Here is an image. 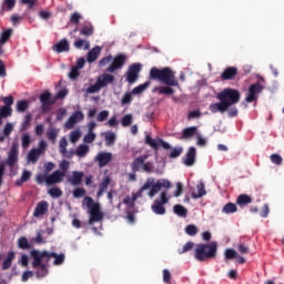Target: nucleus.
Instances as JSON below:
<instances>
[{
  "mask_svg": "<svg viewBox=\"0 0 284 284\" xmlns=\"http://www.w3.org/2000/svg\"><path fill=\"white\" fill-rule=\"evenodd\" d=\"M149 78L151 81L164 83L162 87L153 88V92H158L160 97H173L175 92L174 88H181V84H179V80L176 79V72H174L170 67H164L162 69L156 67L151 68Z\"/></svg>",
  "mask_w": 284,
  "mask_h": 284,
  "instance_id": "1",
  "label": "nucleus"
},
{
  "mask_svg": "<svg viewBox=\"0 0 284 284\" xmlns=\"http://www.w3.org/2000/svg\"><path fill=\"white\" fill-rule=\"evenodd\" d=\"M30 255L33 258L32 267L37 271V276L39 278H43V276H48V265L47 263H50L51 258H55L53 262V265H62V263L65 261L64 254H57V253H50L48 251H38L32 250L30 252Z\"/></svg>",
  "mask_w": 284,
  "mask_h": 284,
  "instance_id": "2",
  "label": "nucleus"
},
{
  "mask_svg": "<svg viewBox=\"0 0 284 284\" xmlns=\"http://www.w3.org/2000/svg\"><path fill=\"white\" fill-rule=\"evenodd\" d=\"M217 252L219 243L216 241L196 244L194 248V258L200 263H205V261H212V258H216Z\"/></svg>",
  "mask_w": 284,
  "mask_h": 284,
  "instance_id": "3",
  "label": "nucleus"
},
{
  "mask_svg": "<svg viewBox=\"0 0 284 284\" xmlns=\"http://www.w3.org/2000/svg\"><path fill=\"white\" fill-rule=\"evenodd\" d=\"M83 203L87 205L88 210H90V225H92V223H99V221H103V213L101 212V205H99V203H95L94 200L90 196H85Z\"/></svg>",
  "mask_w": 284,
  "mask_h": 284,
  "instance_id": "4",
  "label": "nucleus"
},
{
  "mask_svg": "<svg viewBox=\"0 0 284 284\" xmlns=\"http://www.w3.org/2000/svg\"><path fill=\"white\" fill-rule=\"evenodd\" d=\"M216 99L227 103L229 108H232V105H236L241 101V92L236 89L226 88L216 94Z\"/></svg>",
  "mask_w": 284,
  "mask_h": 284,
  "instance_id": "5",
  "label": "nucleus"
},
{
  "mask_svg": "<svg viewBox=\"0 0 284 284\" xmlns=\"http://www.w3.org/2000/svg\"><path fill=\"white\" fill-rule=\"evenodd\" d=\"M146 181H152L150 191L148 193V196H150V199H154V196H156V194L161 192V187H165L166 190H170V187H172V183H170V181L168 180L154 182V178H149L146 179Z\"/></svg>",
  "mask_w": 284,
  "mask_h": 284,
  "instance_id": "6",
  "label": "nucleus"
},
{
  "mask_svg": "<svg viewBox=\"0 0 284 284\" xmlns=\"http://www.w3.org/2000/svg\"><path fill=\"white\" fill-rule=\"evenodd\" d=\"M263 92V85L260 82L253 83L248 87V93L246 94V103H254L258 100V94Z\"/></svg>",
  "mask_w": 284,
  "mask_h": 284,
  "instance_id": "7",
  "label": "nucleus"
},
{
  "mask_svg": "<svg viewBox=\"0 0 284 284\" xmlns=\"http://www.w3.org/2000/svg\"><path fill=\"white\" fill-rule=\"evenodd\" d=\"M141 63H133L130 65L128 72H126V81L128 83H136L139 80V73L141 72Z\"/></svg>",
  "mask_w": 284,
  "mask_h": 284,
  "instance_id": "8",
  "label": "nucleus"
},
{
  "mask_svg": "<svg viewBox=\"0 0 284 284\" xmlns=\"http://www.w3.org/2000/svg\"><path fill=\"white\" fill-rule=\"evenodd\" d=\"M126 59L128 58L125 57V54L116 55L115 58L112 59L109 68H106V72L113 73V72H116V70H121V68L125 65Z\"/></svg>",
  "mask_w": 284,
  "mask_h": 284,
  "instance_id": "9",
  "label": "nucleus"
},
{
  "mask_svg": "<svg viewBox=\"0 0 284 284\" xmlns=\"http://www.w3.org/2000/svg\"><path fill=\"white\" fill-rule=\"evenodd\" d=\"M85 119V115L83 114V112L81 111H75L74 113H72V115L67 120L64 126L67 128V130H72V128H74V125H77V123H79V121H83Z\"/></svg>",
  "mask_w": 284,
  "mask_h": 284,
  "instance_id": "10",
  "label": "nucleus"
},
{
  "mask_svg": "<svg viewBox=\"0 0 284 284\" xmlns=\"http://www.w3.org/2000/svg\"><path fill=\"white\" fill-rule=\"evenodd\" d=\"M183 163L186 165V168H192L194 163H196V148L191 146L189 148L185 156L182 159Z\"/></svg>",
  "mask_w": 284,
  "mask_h": 284,
  "instance_id": "11",
  "label": "nucleus"
},
{
  "mask_svg": "<svg viewBox=\"0 0 284 284\" xmlns=\"http://www.w3.org/2000/svg\"><path fill=\"white\" fill-rule=\"evenodd\" d=\"M19 146L17 144H12L8 159H7V165H9V168H14V164L18 163L19 161Z\"/></svg>",
  "mask_w": 284,
  "mask_h": 284,
  "instance_id": "12",
  "label": "nucleus"
},
{
  "mask_svg": "<svg viewBox=\"0 0 284 284\" xmlns=\"http://www.w3.org/2000/svg\"><path fill=\"white\" fill-rule=\"evenodd\" d=\"M210 112L212 114H216V112H220L221 114H225L227 110H230L229 104L224 102L223 100H220V102L211 103L209 106Z\"/></svg>",
  "mask_w": 284,
  "mask_h": 284,
  "instance_id": "13",
  "label": "nucleus"
},
{
  "mask_svg": "<svg viewBox=\"0 0 284 284\" xmlns=\"http://www.w3.org/2000/svg\"><path fill=\"white\" fill-rule=\"evenodd\" d=\"M52 93L50 91H44L40 94V102L42 103V110L45 111L50 105H54L57 103V100L51 99Z\"/></svg>",
  "mask_w": 284,
  "mask_h": 284,
  "instance_id": "14",
  "label": "nucleus"
},
{
  "mask_svg": "<svg viewBox=\"0 0 284 284\" xmlns=\"http://www.w3.org/2000/svg\"><path fill=\"white\" fill-rule=\"evenodd\" d=\"M95 161L99 163V168H105V165L112 161V153L99 152L95 156Z\"/></svg>",
  "mask_w": 284,
  "mask_h": 284,
  "instance_id": "15",
  "label": "nucleus"
},
{
  "mask_svg": "<svg viewBox=\"0 0 284 284\" xmlns=\"http://www.w3.org/2000/svg\"><path fill=\"white\" fill-rule=\"evenodd\" d=\"M63 176H65V172H61L59 170L54 171L47 178V185H54L55 183H61L63 181Z\"/></svg>",
  "mask_w": 284,
  "mask_h": 284,
  "instance_id": "16",
  "label": "nucleus"
},
{
  "mask_svg": "<svg viewBox=\"0 0 284 284\" xmlns=\"http://www.w3.org/2000/svg\"><path fill=\"white\" fill-rule=\"evenodd\" d=\"M236 74H239V69L236 67H229L222 72L221 79L222 81H232Z\"/></svg>",
  "mask_w": 284,
  "mask_h": 284,
  "instance_id": "17",
  "label": "nucleus"
},
{
  "mask_svg": "<svg viewBox=\"0 0 284 284\" xmlns=\"http://www.w3.org/2000/svg\"><path fill=\"white\" fill-rule=\"evenodd\" d=\"M48 207L49 204L47 201L39 202L33 211V216L36 219H39V216H44V214H48Z\"/></svg>",
  "mask_w": 284,
  "mask_h": 284,
  "instance_id": "18",
  "label": "nucleus"
},
{
  "mask_svg": "<svg viewBox=\"0 0 284 284\" xmlns=\"http://www.w3.org/2000/svg\"><path fill=\"white\" fill-rule=\"evenodd\" d=\"M12 29H7L0 33V54H3L6 51L3 50V45L10 41L12 37Z\"/></svg>",
  "mask_w": 284,
  "mask_h": 284,
  "instance_id": "19",
  "label": "nucleus"
},
{
  "mask_svg": "<svg viewBox=\"0 0 284 284\" xmlns=\"http://www.w3.org/2000/svg\"><path fill=\"white\" fill-rule=\"evenodd\" d=\"M151 187L152 180H146L144 184L139 189V191L132 194L131 201H133V203H136V199H141L143 196V192H145V190H150Z\"/></svg>",
  "mask_w": 284,
  "mask_h": 284,
  "instance_id": "20",
  "label": "nucleus"
},
{
  "mask_svg": "<svg viewBox=\"0 0 284 284\" xmlns=\"http://www.w3.org/2000/svg\"><path fill=\"white\" fill-rule=\"evenodd\" d=\"M97 82L100 88H105L106 85H110V83H114V75L110 73H103L98 78Z\"/></svg>",
  "mask_w": 284,
  "mask_h": 284,
  "instance_id": "21",
  "label": "nucleus"
},
{
  "mask_svg": "<svg viewBox=\"0 0 284 284\" xmlns=\"http://www.w3.org/2000/svg\"><path fill=\"white\" fill-rule=\"evenodd\" d=\"M53 50L54 52H58V54H61V52H70V43L68 42V39H62L60 42L55 43Z\"/></svg>",
  "mask_w": 284,
  "mask_h": 284,
  "instance_id": "22",
  "label": "nucleus"
},
{
  "mask_svg": "<svg viewBox=\"0 0 284 284\" xmlns=\"http://www.w3.org/2000/svg\"><path fill=\"white\" fill-rule=\"evenodd\" d=\"M145 159H148V156L141 155L133 160V162L131 163V169L134 174L135 172H141V170H143V163L145 162Z\"/></svg>",
  "mask_w": 284,
  "mask_h": 284,
  "instance_id": "23",
  "label": "nucleus"
},
{
  "mask_svg": "<svg viewBox=\"0 0 284 284\" xmlns=\"http://www.w3.org/2000/svg\"><path fill=\"white\" fill-rule=\"evenodd\" d=\"M83 172L81 171H73L72 178H69L68 181L71 185H81L83 183Z\"/></svg>",
  "mask_w": 284,
  "mask_h": 284,
  "instance_id": "24",
  "label": "nucleus"
},
{
  "mask_svg": "<svg viewBox=\"0 0 284 284\" xmlns=\"http://www.w3.org/2000/svg\"><path fill=\"white\" fill-rule=\"evenodd\" d=\"M102 48L97 45L92 50H90L87 54V61L88 63H94L97 59H99V55L101 54Z\"/></svg>",
  "mask_w": 284,
  "mask_h": 284,
  "instance_id": "25",
  "label": "nucleus"
},
{
  "mask_svg": "<svg viewBox=\"0 0 284 284\" xmlns=\"http://www.w3.org/2000/svg\"><path fill=\"white\" fill-rule=\"evenodd\" d=\"M60 153L65 156V159H72V156H74L73 152H68V140L65 138H62L60 140Z\"/></svg>",
  "mask_w": 284,
  "mask_h": 284,
  "instance_id": "26",
  "label": "nucleus"
},
{
  "mask_svg": "<svg viewBox=\"0 0 284 284\" xmlns=\"http://www.w3.org/2000/svg\"><path fill=\"white\" fill-rule=\"evenodd\" d=\"M152 212H154V214H158L160 216H163V214H165V206L163 203H161L160 200H155L154 203L151 206Z\"/></svg>",
  "mask_w": 284,
  "mask_h": 284,
  "instance_id": "27",
  "label": "nucleus"
},
{
  "mask_svg": "<svg viewBox=\"0 0 284 284\" xmlns=\"http://www.w3.org/2000/svg\"><path fill=\"white\" fill-rule=\"evenodd\" d=\"M80 34L82 37H92V34H94V27L92 26V23H84L80 29Z\"/></svg>",
  "mask_w": 284,
  "mask_h": 284,
  "instance_id": "28",
  "label": "nucleus"
},
{
  "mask_svg": "<svg viewBox=\"0 0 284 284\" xmlns=\"http://www.w3.org/2000/svg\"><path fill=\"white\" fill-rule=\"evenodd\" d=\"M173 212L176 214V216H180L181 219H186L187 217V209L181 204H175L173 206Z\"/></svg>",
  "mask_w": 284,
  "mask_h": 284,
  "instance_id": "29",
  "label": "nucleus"
},
{
  "mask_svg": "<svg viewBox=\"0 0 284 284\" xmlns=\"http://www.w3.org/2000/svg\"><path fill=\"white\" fill-rule=\"evenodd\" d=\"M89 153L90 146H88V144H80L75 150V154L79 156V159H84V156H88Z\"/></svg>",
  "mask_w": 284,
  "mask_h": 284,
  "instance_id": "30",
  "label": "nucleus"
},
{
  "mask_svg": "<svg viewBox=\"0 0 284 284\" xmlns=\"http://www.w3.org/2000/svg\"><path fill=\"white\" fill-rule=\"evenodd\" d=\"M252 203V197L247 194H241L236 199V204L240 205V207H245V205H250Z\"/></svg>",
  "mask_w": 284,
  "mask_h": 284,
  "instance_id": "31",
  "label": "nucleus"
},
{
  "mask_svg": "<svg viewBox=\"0 0 284 284\" xmlns=\"http://www.w3.org/2000/svg\"><path fill=\"white\" fill-rule=\"evenodd\" d=\"M239 212L236 204L229 202L222 207V214H234Z\"/></svg>",
  "mask_w": 284,
  "mask_h": 284,
  "instance_id": "32",
  "label": "nucleus"
},
{
  "mask_svg": "<svg viewBox=\"0 0 284 284\" xmlns=\"http://www.w3.org/2000/svg\"><path fill=\"white\" fill-rule=\"evenodd\" d=\"M196 192L192 193V199H203V196H205V194H207V191H205V184L200 183L196 185Z\"/></svg>",
  "mask_w": 284,
  "mask_h": 284,
  "instance_id": "33",
  "label": "nucleus"
},
{
  "mask_svg": "<svg viewBox=\"0 0 284 284\" xmlns=\"http://www.w3.org/2000/svg\"><path fill=\"white\" fill-rule=\"evenodd\" d=\"M12 116V106H1L0 108V125L3 123L2 119H8Z\"/></svg>",
  "mask_w": 284,
  "mask_h": 284,
  "instance_id": "34",
  "label": "nucleus"
},
{
  "mask_svg": "<svg viewBox=\"0 0 284 284\" xmlns=\"http://www.w3.org/2000/svg\"><path fill=\"white\" fill-rule=\"evenodd\" d=\"M196 130H197L196 126H190V128L183 129L181 139H192V136L196 134Z\"/></svg>",
  "mask_w": 284,
  "mask_h": 284,
  "instance_id": "35",
  "label": "nucleus"
},
{
  "mask_svg": "<svg viewBox=\"0 0 284 284\" xmlns=\"http://www.w3.org/2000/svg\"><path fill=\"white\" fill-rule=\"evenodd\" d=\"M12 261H14V252L11 251L2 263V270H10L12 267Z\"/></svg>",
  "mask_w": 284,
  "mask_h": 284,
  "instance_id": "36",
  "label": "nucleus"
},
{
  "mask_svg": "<svg viewBox=\"0 0 284 284\" xmlns=\"http://www.w3.org/2000/svg\"><path fill=\"white\" fill-rule=\"evenodd\" d=\"M18 247L19 250H31L32 245L28 242V237L21 236L18 239Z\"/></svg>",
  "mask_w": 284,
  "mask_h": 284,
  "instance_id": "37",
  "label": "nucleus"
},
{
  "mask_svg": "<svg viewBox=\"0 0 284 284\" xmlns=\"http://www.w3.org/2000/svg\"><path fill=\"white\" fill-rule=\"evenodd\" d=\"M74 48L77 50H81V48H84V50H90V41L83 40V39H78L73 42Z\"/></svg>",
  "mask_w": 284,
  "mask_h": 284,
  "instance_id": "38",
  "label": "nucleus"
},
{
  "mask_svg": "<svg viewBox=\"0 0 284 284\" xmlns=\"http://www.w3.org/2000/svg\"><path fill=\"white\" fill-rule=\"evenodd\" d=\"M150 85V81H146L143 84L138 85L132 90V94H143V92H145Z\"/></svg>",
  "mask_w": 284,
  "mask_h": 284,
  "instance_id": "39",
  "label": "nucleus"
},
{
  "mask_svg": "<svg viewBox=\"0 0 284 284\" xmlns=\"http://www.w3.org/2000/svg\"><path fill=\"white\" fill-rule=\"evenodd\" d=\"M30 108V102L28 100H20L17 102L16 110L17 112H26Z\"/></svg>",
  "mask_w": 284,
  "mask_h": 284,
  "instance_id": "40",
  "label": "nucleus"
},
{
  "mask_svg": "<svg viewBox=\"0 0 284 284\" xmlns=\"http://www.w3.org/2000/svg\"><path fill=\"white\" fill-rule=\"evenodd\" d=\"M239 257V253L233 248H226L224 252V258L225 261H232L234 258Z\"/></svg>",
  "mask_w": 284,
  "mask_h": 284,
  "instance_id": "41",
  "label": "nucleus"
},
{
  "mask_svg": "<svg viewBox=\"0 0 284 284\" xmlns=\"http://www.w3.org/2000/svg\"><path fill=\"white\" fill-rule=\"evenodd\" d=\"M104 141L106 145H114L116 141V134L114 132H106L104 135Z\"/></svg>",
  "mask_w": 284,
  "mask_h": 284,
  "instance_id": "42",
  "label": "nucleus"
},
{
  "mask_svg": "<svg viewBox=\"0 0 284 284\" xmlns=\"http://www.w3.org/2000/svg\"><path fill=\"white\" fill-rule=\"evenodd\" d=\"M57 136H59V131L54 128H50L47 131V139H49V141H51L52 143H54V141H57Z\"/></svg>",
  "mask_w": 284,
  "mask_h": 284,
  "instance_id": "43",
  "label": "nucleus"
},
{
  "mask_svg": "<svg viewBox=\"0 0 284 284\" xmlns=\"http://www.w3.org/2000/svg\"><path fill=\"white\" fill-rule=\"evenodd\" d=\"M145 144L150 145V148H152L153 150H159L160 142H159V140L156 141V140L152 139V136L146 135Z\"/></svg>",
  "mask_w": 284,
  "mask_h": 284,
  "instance_id": "44",
  "label": "nucleus"
},
{
  "mask_svg": "<svg viewBox=\"0 0 284 284\" xmlns=\"http://www.w3.org/2000/svg\"><path fill=\"white\" fill-rule=\"evenodd\" d=\"M185 234L189 236H196L199 234V227H196L194 224H189L185 227Z\"/></svg>",
  "mask_w": 284,
  "mask_h": 284,
  "instance_id": "45",
  "label": "nucleus"
},
{
  "mask_svg": "<svg viewBox=\"0 0 284 284\" xmlns=\"http://www.w3.org/2000/svg\"><path fill=\"white\" fill-rule=\"evenodd\" d=\"M30 176H32V173L28 170H24L22 172L20 180L17 181V185H21L22 183H28V181H30Z\"/></svg>",
  "mask_w": 284,
  "mask_h": 284,
  "instance_id": "46",
  "label": "nucleus"
},
{
  "mask_svg": "<svg viewBox=\"0 0 284 284\" xmlns=\"http://www.w3.org/2000/svg\"><path fill=\"white\" fill-rule=\"evenodd\" d=\"M39 156H41V152L37 151V149H32L28 154V159L32 163H37V161H39Z\"/></svg>",
  "mask_w": 284,
  "mask_h": 284,
  "instance_id": "47",
  "label": "nucleus"
},
{
  "mask_svg": "<svg viewBox=\"0 0 284 284\" xmlns=\"http://www.w3.org/2000/svg\"><path fill=\"white\" fill-rule=\"evenodd\" d=\"M32 123V113H29L24 116L23 122L21 123V131L28 130L30 128V124Z\"/></svg>",
  "mask_w": 284,
  "mask_h": 284,
  "instance_id": "48",
  "label": "nucleus"
},
{
  "mask_svg": "<svg viewBox=\"0 0 284 284\" xmlns=\"http://www.w3.org/2000/svg\"><path fill=\"white\" fill-rule=\"evenodd\" d=\"M14 6H17V0H3L2 8L7 12H10V10H13Z\"/></svg>",
  "mask_w": 284,
  "mask_h": 284,
  "instance_id": "49",
  "label": "nucleus"
},
{
  "mask_svg": "<svg viewBox=\"0 0 284 284\" xmlns=\"http://www.w3.org/2000/svg\"><path fill=\"white\" fill-rule=\"evenodd\" d=\"M48 192L52 199H60V196H63V191L59 187H52Z\"/></svg>",
  "mask_w": 284,
  "mask_h": 284,
  "instance_id": "50",
  "label": "nucleus"
},
{
  "mask_svg": "<svg viewBox=\"0 0 284 284\" xmlns=\"http://www.w3.org/2000/svg\"><path fill=\"white\" fill-rule=\"evenodd\" d=\"M132 120H133V116L132 114H126L122 118L121 120V125L123 128H129V125H132Z\"/></svg>",
  "mask_w": 284,
  "mask_h": 284,
  "instance_id": "51",
  "label": "nucleus"
},
{
  "mask_svg": "<svg viewBox=\"0 0 284 284\" xmlns=\"http://www.w3.org/2000/svg\"><path fill=\"white\" fill-rule=\"evenodd\" d=\"M111 179L110 176L103 178L102 182L99 184L100 190L108 192V187L110 186Z\"/></svg>",
  "mask_w": 284,
  "mask_h": 284,
  "instance_id": "52",
  "label": "nucleus"
},
{
  "mask_svg": "<svg viewBox=\"0 0 284 284\" xmlns=\"http://www.w3.org/2000/svg\"><path fill=\"white\" fill-rule=\"evenodd\" d=\"M97 139V134L94 133V131H89L87 135H84V143H94Z\"/></svg>",
  "mask_w": 284,
  "mask_h": 284,
  "instance_id": "53",
  "label": "nucleus"
},
{
  "mask_svg": "<svg viewBox=\"0 0 284 284\" xmlns=\"http://www.w3.org/2000/svg\"><path fill=\"white\" fill-rule=\"evenodd\" d=\"M201 116H203V113L199 110L190 111L187 114V121H192V119H201Z\"/></svg>",
  "mask_w": 284,
  "mask_h": 284,
  "instance_id": "54",
  "label": "nucleus"
},
{
  "mask_svg": "<svg viewBox=\"0 0 284 284\" xmlns=\"http://www.w3.org/2000/svg\"><path fill=\"white\" fill-rule=\"evenodd\" d=\"M183 154V148H174L170 153V159H179Z\"/></svg>",
  "mask_w": 284,
  "mask_h": 284,
  "instance_id": "55",
  "label": "nucleus"
},
{
  "mask_svg": "<svg viewBox=\"0 0 284 284\" xmlns=\"http://www.w3.org/2000/svg\"><path fill=\"white\" fill-rule=\"evenodd\" d=\"M112 55H108V57H104L102 58L100 61H99V68H105V65L112 63Z\"/></svg>",
  "mask_w": 284,
  "mask_h": 284,
  "instance_id": "56",
  "label": "nucleus"
},
{
  "mask_svg": "<svg viewBox=\"0 0 284 284\" xmlns=\"http://www.w3.org/2000/svg\"><path fill=\"white\" fill-rule=\"evenodd\" d=\"M85 195V189L77 187L73 190V197L74 199H81Z\"/></svg>",
  "mask_w": 284,
  "mask_h": 284,
  "instance_id": "57",
  "label": "nucleus"
},
{
  "mask_svg": "<svg viewBox=\"0 0 284 284\" xmlns=\"http://www.w3.org/2000/svg\"><path fill=\"white\" fill-rule=\"evenodd\" d=\"M191 250H194L193 242H187L183 245L182 250H179V254H185V252H190Z\"/></svg>",
  "mask_w": 284,
  "mask_h": 284,
  "instance_id": "58",
  "label": "nucleus"
},
{
  "mask_svg": "<svg viewBox=\"0 0 284 284\" xmlns=\"http://www.w3.org/2000/svg\"><path fill=\"white\" fill-rule=\"evenodd\" d=\"M271 161L275 164V165H282L283 164V158L276 153L272 154L270 156Z\"/></svg>",
  "mask_w": 284,
  "mask_h": 284,
  "instance_id": "59",
  "label": "nucleus"
},
{
  "mask_svg": "<svg viewBox=\"0 0 284 284\" xmlns=\"http://www.w3.org/2000/svg\"><path fill=\"white\" fill-rule=\"evenodd\" d=\"M99 90H101V87H100L99 82L97 81L94 84L88 87L87 92L89 94H94L95 92H99Z\"/></svg>",
  "mask_w": 284,
  "mask_h": 284,
  "instance_id": "60",
  "label": "nucleus"
},
{
  "mask_svg": "<svg viewBox=\"0 0 284 284\" xmlns=\"http://www.w3.org/2000/svg\"><path fill=\"white\" fill-rule=\"evenodd\" d=\"M79 74H81L79 72V68L72 67L70 73H69V78L72 79V81H74L75 79H79Z\"/></svg>",
  "mask_w": 284,
  "mask_h": 284,
  "instance_id": "61",
  "label": "nucleus"
},
{
  "mask_svg": "<svg viewBox=\"0 0 284 284\" xmlns=\"http://www.w3.org/2000/svg\"><path fill=\"white\" fill-rule=\"evenodd\" d=\"M79 21H81V14L79 12H74L70 17V22L79 26Z\"/></svg>",
  "mask_w": 284,
  "mask_h": 284,
  "instance_id": "62",
  "label": "nucleus"
},
{
  "mask_svg": "<svg viewBox=\"0 0 284 284\" xmlns=\"http://www.w3.org/2000/svg\"><path fill=\"white\" fill-rule=\"evenodd\" d=\"M108 116H110V112L108 110H104V111H101L99 114H98V121L100 123H103V121H105V119H108Z\"/></svg>",
  "mask_w": 284,
  "mask_h": 284,
  "instance_id": "63",
  "label": "nucleus"
},
{
  "mask_svg": "<svg viewBox=\"0 0 284 284\" xmlns=\"http://www.w3.org/2000/svg\"><path fill=\"white\" fill-rule=\"evenodd\" d=\"M22 148L27 149L30 148V134L24 133L22 135Z\"/></svg>",
  "mask_w": 284,
  "mask_h": 284,
  "instance_id": "64",
  "label": "nucleus"
}]
</instances>
